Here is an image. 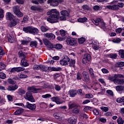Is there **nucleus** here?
<instances>
[{
	"label": "nucleus",
	"mask_w": 124,
	"mask_h": 124,
	"mask_svg": "<svg viewBox=\"0 0 124 124\" xmlns=\"http://www.w3.org/2000/svg\"><path fill=\"white\" fill-rule=\"evenodd\" d=\"M67 44L70 46H74L76 45V40L74 38H68L66 39Z\"/></svg>",
	"instance_id": "6e6552de"
},
{
	"label": "nucleus",
	"mask_w": 124,
	"mask_h": 124,
	"mask_svg": "<svg viewBox=\"0 0 124 124\" xmlns=\"http://www.w3.org/2000/svg\"><path fill=\"white\" fill-rule=\"evenodd\" d=\"M0 78L1 79H5L6 78V75L3 73H0Z\"/></svg>",
	"instance_id": "680f3d73"
},
{
	"label": "nucleus",
	"mask_w": 124,
	"mask_h": 124,
	"mask_svg": "<svg viewBox=\"0 0 124 124\" xmlns=\"http://www.w3.org/2000/svg\"><path fill=\"white\" fill-rule=\"evenodd\" d=\"M7 99L9 101H13V96H12L11 95H7Z\"/></svg>",
	"instance_id": "e2e57ef3"
},
{
	"label": "nucleus",
	"mask_w": 124,
	"mask_h": 124,
	"mask_svg": "<svg viewBox=\"0 0 124 124\" xmlns=\"http://www.w3.org/2000/svg\"><path fill=\"white\" fill-rule=\"evenodd\" d=\"M37 42L36 41H33L30 42V46L32 48H36L37 47Z\"/></svg>",
	"instance_id": "bb28decb"
},
{
	"label": "nucleus",
	"mask_w": 124,
	"mask_h": 124,
	"mask_svg": "<svg viewBox=\"0 0 124 124\" xmlns=\"http://www.w3.org/2000/svg\"><path fill=\"white\" fill-rule=\"evenodd\" d=\"M19 79H25V78H28V76L25 74L22 73L18 74V75Z\"/></svg>",
	"instance_id": "2f4dec72"
},
{
	"label": "nucleus",
	"mask_w": 124,
	"mask_h": 124,
	"mask_svg": "<svg viewBox=\"0 0 124 124\" xmlns=\"http://www.w3.org/2000/svg\"><path fill=\"white\" fill-rule=\"evenodd\" d=\"M19 57H20V58L22 59V60L24 59H26V58L27 57V53H25L19 52Z\"/></svg>",
	"instance_id": "473e14b6"
},
{
	"label": "nucleus",
	"mask_w": 124,
	"mask_h": 124,
	"mask_svg": "<svg viewBox=\"0 0 124 124\" xmlns=\"http://www.w3.org/2000/svg\"><path fill=\"white\" fill-rule=\"evenodd\" d=\"M82 8L84 9V10H90V7L88 5H83Z\"/></svg>",
	"instance_id": "052dcab7"
},
{
	"label": "nucleus",
	"mask_w": 124,
	"mask_h": 124,
	"mask_svg": "<svg viewBox=\"0 0 124 124\" xmlns=\"http://www.w3.org/2000/svg\"><path fill=\"white\" fill-rule=\"evenodd\" d=\"M24 112V109L21 108L17 109L14 113V114L15 116H18L21 115Z\"/></svg>",
	"instance_id": "4be33fe9"
},
{
	"label": "nucleus",
	"mask_w": 124,
	"mask_h": 124,
	"mask_svg": "<svg viewBox=\"0 0 124 124\" xmlns=\"http://www.w3.org/2000/svg\"><path fill=\"white\" fill-rule=\"evenodd\" d=\"M124 83V79H119L117 78L116 82L115 81V85H122Z\"/></svg>",
	"instance_id": "c9c22d12"
},
{
	"label": "nucleus",
	"mask_w": 124,
	"mask_h": 124,
	"mask_svg": "<svg viewBox=\"0 0 124 124\" xmlns=\"http://www.w3.org/2000/svg\"><path fill=\"white\" fill-rule=\"evenodd\" d=\"M16 72H21V71H24L25 68L21 67H16Z\"/></svg>",
	"instance_id": "6e6d98bb"
},
{
	"label": "nucleus",
	"mask_w": 124,
	"mask_h": 124,
	"mask_svg": "<svg viewBox=\"0 0 124 124\" xmlns=\"http://www.w3.org/2000/svg\"><path fill=\"white\" fill-rule=\"evenodd\" d=\"M78 108H75L72 110V113H75V114H78L79 112V109Z\"/></svg>",
	"instance_id": "13d9d810"
},
{
	"label": "nucleus",
	"mask_w": 124,
	"mask_h": 124,
	"mask_svg": "<svg viewBox=\"0 0 124 124\" xmlns=\"http://www.w3.org/2000/svg\"><path fill=\"white\" fill-rule=\"evenodd\" d=\"M26 106L27 108L30 110H34L36 108V105L35 104H31L29 102H26Z\"/></svg>",
	"instance_id": "f8f14e48"
},
{
	"label": "nucleus",
	"mask_w": 124,
	"mask_h": 124,
	"mask_svg": "<svg viewBox=\"0 0 124 124\" xmlns=\"http://www.w3.org/2000/svg\"><path fill=\"white\" fill-rule=\"evenodd\" d=\"M68 62H69V66L73 67L74 66V65L75 64L76 62H75V60H69Z\"/></svg>",
	"instance_id": "e433bc0d"
},
{
	"label": "nucleus",
	"mask_w": 124,
	"mask_h": 124,
	"mask_svg": "<svg viewBox=\"0 0 124 124\" xmlns=\"http://www.w3.org/2000/svg\"><path fill=\"white\" fill-rule=\"evenodd\" d=\"M43 42L44 44H45V45H46V46L50 42V41H49V40H48V39H45V38L43 39Z\"/></svg>",
	"instance_id": "69168bd1"
},
{
	"label": "nucleus",
	"mask_w": 124,
	"mask_h": 124,
	"mask_svg": "<svg viewBox=\"0 0 124 124\" xmlns=\"http://www.w3.org/2000/svg\"><path fill=\"white\" fill-rule=\"evenodd\" d=\"M77 122V116H73L68 119L69 124H75Z\"/></svg>",
	"instance_id": "1a4fd4ad"
},
{
	"label": "nucleus",
	"mask_w": 124,
	"mask_h": 124,
	"mask_svg": "<svg viewBox=\"0 0 124 124\" xmlns=\"http://www.w3.org/2000/svg\"><path fill=\"white\" fill-rule=\"evenodd\" d=\"M18 88V86L17 85H10L7 88V90L9 92H11L12 91H16Z\"/></svg>",
	"instance_id": "a211bd4d"
},
{
	"label": "nucleus",
	"mask_w": 124,
	"mask_h": 124,
	"mask_svg": "<svg viewBox=\"0 0 124 124\" xmlns=\"http://www.w3.org/2000/svg\"><path fill=\"white\" fill-rule=\"evenodd\" d=\"M0 67L2 69H5V67H6V65H5L3 62H0Z\"/></svg>",
	"instance_id": "338daca9"
},
{
	"label": "nucleus",
	"mask_w": 124,
	"mask_h": 124,
	"mask_svg": "<svg viewBox=\"0 0 124 124\" xmlns=\"http://www.w3.org/2000/svg\"><path fill=\"white\" fill-rule=\"evenodd\" d=\"M107 8L111 10H119V6L118 5L113 4L107 6Z\"/></svg>",
	"instance_id": "4468645a"
},
{
	"label": "nucleus",
	"mask_w": 124,
	"mask_h": 124,
	"mask_svg": "<svg viewBox=\"0 0 124 124\" xmlns=\"http://www.w3.org/2000/svg\"><path fill=\"white\" fill-rule=\"evenodd\" d=\"M99 27L101 29H102L103 30H105V29H106V26H105V23H104V22H103L102 20L99 24Z\"/></svg>",
	"instance_id": "c85d7f7f"
},
{
	"label": "nucleus",
	"mask_w": 124,
	"mask_h": 124,
	"mask_svg": "<svg viewBox=\"0 0 124 124\" xmlns=\"http://www.w3.org/2000/svg\"><path fill=\"white\" fill-rule=\"evenodd\" d=\"M119 55L121 59H124V50L120 49L119 50Z\"/></svg>",
	"instance_id": "4c0bfd02"
},
{
	"label": "nucleus",
	"mask_w": 124,
	"mask_h": 124,
	"mask_svg": "<svg viewBox=\"0 0 124 124\" xmlns=\"http://www.w3.org/2000/svg\"><path fill=\"white\" fill-rule=\"evenodd\" d=\"M54 88H55V90H56V91H57V92L60 91L62 89L61 88V86L57 85V84L55 85Z\"/></svg>",
	"instance_id": "5fc2aeb1"
},
{
	"label": "nucleus",
	"mask_w": 124,
	"mask_h": 124,
	"mask_svg": "<svg viewBox=\"0 0 124 124\" xmlns=\"http://www.w3.org/2000/svg\"><path fill=\"white\" fill-rule=\"evenodd\" d=\"M13 12H14V14L17 13V12L20 11V7L19 6H14L13 7Z\"/></svg>",
	"instance_id": "cd10ccee"
},
{
	"label": "nucleus",
	"mask_w": 124,
	"mask_h": 124,
	"mask_svg": "<svg viewBox=\"0 0 124 124\" xmlns=\"http://www.w3.org/2000/svg\"><path fill=\"white\" fill-rule=\"evenodd\" d=\"M7 37L8 39L9 42L10 43H14L16 41V39L14 37L13 35H10V34H8L7 35Z\"/></svg>",
	"instance_id": "ddd939ff"
},
{
	"label": "nucleus",
	"mask_w": 124,
	"mask_h": 124,
	"mask_svg": "<svg viewBox=\"0 0 124 124\" xmlns=\"http://www.w3.org/2000/svg\"><path fill=\"white\" fill-rule=\"evenodd\" d=\"M27 90L28 91H30L31 92H32V93H35V92H37V91H41V88H35V87L34 86H32V87L29 86L27 88Z\"/></svg>",
	"instance_id": "dca6fc26"
},
{
	"label": "nucleus",
	"mask_w": 124,
	"mask_h": 124,
	"mask_svg": "<svg viewBox=\"0 0 124 124\" xmlns=\"http://www.w3.org/2000/svg\"><path fill=\"white\" fill-rule=\"evenodd\" d=\"M116 101L118 103H121V102H124V96L122 97V98H118L116 99Z\"/></svg>",
	"instance_id": "8fccbe9b"
},
{
	"label": "nucleus",
	"mask_w": 124,
	"mask_h": 124,
	"mask_svg": "<svg viewBox=\"0 0 124 124\" xmlns=\"http://www.w3.org/2000/svg\"><path fill=\"white\" fill-rule=\"evenodd\" d=\"M60 32L61 34V35L62 36H65V33H66V31L63 30H61L60 31Z\"/></svg>",
	"instance_id": "0e129e2a"
},
{
	"label": "nucleus",
	"mask_w": 124,
	"mask_h": 124,
	"mask_svg": "<svg viewBox=\"0 0 124 124\" xmlns=\"http://www.w3.org/2000/svg\"><path fill=\"white\" fill-rule=\"evenodd\" d=\"M69 94L71 97H74L77 94V91L76 90H70Z\"/></svg>",
	"instance_id": "5701e85b"
},
{
	"label": "nucleus",
	"mask_w": 124,
	"mask_h": 124,
	"mask_svg": "<svg viewBox=\"0 0 124 124\" xmlns=\"http://www.w3.org/2000/svg\"><path fill=\"white\" fill-rule=\"evenodd\" d=\"M69 62V58L68 56H65L64 58L60 61V64L61 65H67Z\"/></svg>",
	"instance_id": "0eeeda50"
},
{
	"label": "nucleus",
	"mask_w": 124,
	"mask_h": 124,
	"mask_svg": "<svg viewBox=\"0 0 124 124\" xmlns=\"http://www.w3.org/2000/svg\"><path fill=\"white\" fill-rule=\"evenodd\" d=\"M40 70L43 72H47L49 70V67L44 65H40Z\"/></svg>",
	"instance_id": "6ab92c4d"
},
{
	"label": "nucleus",
	"mask_w": 124,
	"mask_h": 124,
	"mask_svg": "<svg viewBox=\"0 0 124 124\" xmlns=\"http://www.w3.org/2000/svg\"><path fill=\"white\" fill-rule=\"evenodd\" d=\"M15 17L14 16V15L12 14L10 12H7L6 14V19L8 21H11L12 20H14Z\"/></svg>",
	"instance_id": "9b49d317"
},
{
	"label": "nucleus",
	"mask_w": 124,
	"mask_h": 124,
	"mask_svg": "<svg viewBox=\"0 0 124 124\" xmlns=\"http://www.w3.org/2000/svg\"><path fill=\"white\" fill-rule=\"evenodd\" d=\"M93 95L92 94L88 93L85 95L86 98L90 99V98H93Z\"/></svg>",
	"instance_id": "774afa93"
},
{
	"label": "nucleus",
	"mask_w": 124,
	"mask_h": 124,
	"mask_svg": "<svg viewBox=\"0 0 124 124\" xmlns=\"http://www.w3.org/2000/svg\"><path fill=\"white\" fill-rule=\"evenodd\" d=\"M17 93L20 95H23L26 93V91L23 89H19L18 90Z\"/></svg>",
	"instance_id": "a19ab883"
},
{
	"label": "nucleus",
	"mask_w": 124,
	"mask_h": 124,
	"mask_svg": "<svg viewBox=\"0 0 124 124\" xmlns=\"http://www.w3.org/2000/svg\"><path fill=\"white\" fill-rule=\"evenodd\" d=\"M60 2H63V0H48V3H51L53 6H58Z\"/></svg>",
	"instance_id": "423d86ee"
},
{
	"label": "nucleus",
	"mask_w": 124,
	"mask_h": 124,
	"mask_svg": "<svg viewBox=\"0 0 124 124\" xmlns=\"http://www.w3.org/2000/svg\"><path fill=\"white\" fill-rule=\"evenodd\" d=\"M31 9L34 11H42L41 7L39 6H32L31 7Z\"/></svg>",
	"instance_id": "aec40b11"
},
{
	"label": "nucleus",
	"mask_w": 124,
	"mask_h": 124,
	"mask_svg": "<svg viewBox=\"0 0 124 124\" xmlns=\"http://www.w3.org/2000/svg\"><path fill=\"white\" fill-rule=\"evenodd\" d=\"M4 17V11L2 9H0V18Z\"/></svg>",
	"instance_id": "09e8293b"
},
{
	"label": "nucleus",
	"mask_w": 124,
	"mask_h": 124,
	"mask_svg": "<svg viewBox=\"0 0 124 124\" xmlns=\"http://www.w3.org/2000/svg\"><path fill=\"white\" fill-rule=\"evenodd\" d=\"M91 61V55L88 54H85L84 55L83 59H82V62L84 64H89L90 63V62Z\"/></svg>",
	"instance_id": "39448f33"
},
{
	"label": "nucleus",
	"mask_w": 124,
	"mask_h": 124,
	"mask_svg": "<svg viewBox=\"0 0 124 124\" xmlns=\"http://www.w3.org/2000/svg\"><path fill=\"white\" fill-rule=\"evenodd\" d=\"M78 105L75 103H69L68 104V109L70 110H72L73 108H78Z\"/></svg>",
	"instance_id": "f3484780"
},
{
	"label": "nucleus",
	"mask_w": 124,
	"mask_h": 124,
	"mask_svg": "<svg viewBox=\"0 0 124 124\" xmlns=\"http://www.w3.org/2000/svg\"><path fill=\"white\" fill-rule=\"evenodd\" d=\"M116 89L118 92H121L124 90V87L122 86H116Z\"/></svg>",
	"instance_id": "864d4df0"
},
{
	"label": "nucleus",
	"mask_w": 124,
	"mask_h": 124,
	"mask_svg": "<svg viewBox=\"0 0 124 124\" xmlns=\"http://www.w3.org/2000/svg\"><path fill=\"white\" fill-rule=\"evenodd\" d=\"M50 70L52 71H60V70H62V68L60 67H51Z\"/></svg>",
	"instance_id": "58836bf2"
},
{
	"label": "nucleus",
	"mask_w": 124,
	"mask_h": 124,
	"mask_svg": "<svg viewBox=\"0 0 124 124\" xmlns=\"http://www.w3.org/2000/svg\"><path fill=\"white\" fill-rule=\"evenodd\" d=\"M52 97V95L50 94H46L45 95H42V98H50Z\"/></svg>",
	"instance_id": "3c124183"
},
{
	"label": "nucleus",
	"mask_w": 124,
	"mask_h": 124,
	"mask_svg": "<svg viewBox=\"0 0 124 124\" xmlns=\"http://www.w3.org/2000/svg\"><path fill=\"white\" fill-rule=\"evenodd\" d=\"M44 36L48 39H51L52 40L56 38V35L52 33H46L44 34Z\"/></svg>",
	"instance_id": "9d476101"
},
{
	"label": "nucleus",
	"mask_w": 124,
	"mask_h": 124,
	"mask_svg": "<svg viewBox=\"0 0 124 124\" xmlns=\"http://www.w3.org/2000/svg\"><path fill=\"white\" fill-rule=\"evenodd\" d=\"M8 82L9 84H11L12 85H14V84H16V81H14V80L12 78L8 79Z\"/></svg>",
	"instance_id": "a18cd8bd"
},
{
	"label": "nucleus",
	"mask_w": 124,
	"mask_h": 124,
	"mask_svg": "<svg viewBox=\"0 0 124 124\" xmlns=\"http://www.w3.org/2000/svg\"><path fill=\"white\" fill-rule=\"evenodd\" d=\"M78 21L79 23H85L86 22H88V18L84 17L83 18H79Z\"/></svg>",
	"instance_id": "f704fd0d"
},
{
	"label": "nucleus",
	"mask_w": 124,
	"mask_h": 124,
	"mask_svg": "<svg viewBox=\"0 0 124 124\" xmlns=\"http://www.w3.org/2000/svg\"><path fill=\"white\" fill-rule=\"evenodd\" d=\"M10 21V22L9 24V27H10V28H12V27H15V26H16V25L17 24V21H16V19H15V18H14V19Z\"/></svg>",
	"instance_id": "412c9836"
},
{
	"label": "nucleus",
	"mask_w": 124,
	"mask_h": 124,
	"mask_svg": "<svg viewBox=\"0 0 124 124\" xmlns=\"http://www.w3.org/2000/svg\"><path fill=\"white\" fill-rule=\"evenodd\" d=\"M123 77H124V76L122 75L115 74L108 77V79L110 81H112V82H114V84H115V82H117L118 78H123Z\"/></svg>",
	"instance_id": "7ed1b4c3"
},
{
	"label": "nucleus",
	"mask_w": 124,
	"mask_h": 124,
	"mask_svg": "<svg viewBox=\"0 0 124 124\" xmlns=\"http://www.w3.org/2000/svg\"><path fill=\"white\" fill-rule=\"evenodd\" d=\"M122 41V40L119 38H115L112 40V42L114 43H120Z\"/></svg>",
	"instance_id": "de8ad7c7"
},
{
	"label": "nucleus",
	"mask_w": 124,
	"mask_h": 124,
	"mask_svg": "<svg viewBox=\"0 0 124 124\" xmlns=\"http://www.w3.org/2000/svg\"><path fill=\"white\" fill-rule=\"evenodd\" d=\"M116 66H117V67H123V66H124V62H119L118 63L116 64Z\"/></svg>",
	"instance_id": "c03bdc74"
},
{
	"label": "nucleus",
	"mask_w": 124,
	"mask_h": 124,
	"mask_svg": "<svg viewBox=\"0 0 124 124\" xmlns=\"http://www.w3.org/2000/svg\"><path fill=\"white\" fill-rule=\"evenodd\" d=\"M51 101L53 102H56L57 104H62V102H61V100H60V98L58 96L52 97L51 98Z\"/></svg>",
	"instance_id": "2eb2a0df"
},
{
	"label": "nucleus",
	"mask_w": 124,
	"mask_h": 124,
	"mask_svg": "<svg viewBox=\"0 0 124 124\" xmlns=\"http://www.w3.org/2000/svg\"><path fill=\"white\" fill-rule=\"evenodd\" d=\"M61 14L62 16H65V17H67L69 16V13L66 10H63L61 12Z\"/></svg>",
	"instance_id": "7c9ffc66"
},
{
	"label": "nucleus",
	"mask_w": 124,
	"mask_h": 124,
	"mask_svg": "<svg viewBox=\"0 0 124 124\" xmlns=\"http://www.w3.org/2000/svg\"><path fill=\"white\" fill-rule=\"evenodd\" d=\"M117 123L118 124H124V121L122 118L119 117L117 120Z\"/></svg>",
	"instance_id": "49530a36"
},
{
	"label": "nucleus",
	"mask_w": 124,
	"mask_h": 124,
	"mask_svg": "<svg viewBox=\"0 0 124 124\" xmlns=\"http://www.w3.org/2000/svg\"><path fill=\"white\" fill-rule=\"evenodd\" d=\"M18 18H21L22 17H23L24 14H23V13H22L21 12V11H19L17 12H16V13L15 14Z\"/></svg>",
	"instance_id": "79ce46f5"
},
{
	"label": "nucleus",
	"mask_w": 124,
	"mask_h": 124,
	"mask_svg": "<svg viewBox=\"0 0 124 124\" xmlns=\"http://www.w3.org/2000/svg\"><path fill=\"white\" fill-rule=\"evenodd\" d=\"M23 31L25 32L29 33H31V34H33V35H35L36 34H38L39 33V30L33 27H27L23 28Z\"/></svg>",
	"instance_id": "f03ea898"
},
{
	"label": "nucleus",
	"mask_w": 124,
	"mask_h": 124,
	"mask_svg": "<svg viewBox=\"0 0 124 124\" xmlns=\"http://www.w3.org/2000/svg\"><path fill=\"white\" fill-rule=\"evenodd\" d=\"M88 70L91 77H92L93 79H94L95 76H94V71H93V68H90L89 69H88Z\"/></svg>",
	"instance_id": "393cba45"
},
{
	"label": "nucleus",
	"mask_w": 124,
	"mask_h": 124,
	"mask_svg": "<svg viewBox=\"0 0 124 124\" xmlns=\"http://www.w3.org/2000/svg\"><path fill=\"white\" fill-rule=\"evenodd\" d=\"M24 98L25 99H26V100H29V101H31V102H35V100H34V98L32 96V94H31V92H28L26 93L25 96H24Z\"/></svg>",
	"instance_id": "20e7f679"
},
{
	"label": "nucleus",
	"mask_w": 124,
	"mask_h": 124,
	"mask_svg": "<svg viewBox=\"0 0 124 124\" xmlns=\"http://www.w3.org/2000/svg\"><path fill=\"white\" fill-rule=\"evenodd\" d=\"M92 22L96 26H98V25H99L100 23L101 22V18H98L95 20L93 19Z\"/></svg>",
	"instance_id": "b1692460"
},
{
	"label": "nucleus",
	"mask_w": 124,
	"mask_h": 124,
	"mask_svg": "<svg viewBox=\"0 0 124 124\" xmlns=\"http://www.w3.org/2000/svg\"><path fill=\"white\" fill-rule=\"evenodd\" d=\"M77 80H81L82 79V75L81 73L78 72L77 74Z\"/></svg>",
	"instance_id": "bf43d9fd"
},
{
	"label": "nucleus",
	"mask_w": 124,
	"mask_h": 124,
	"mask_svg": "<svg viewBox=\"0 0 124 124\" xmlns=\"http://www.w3.org/2000/svg\"><path fill=\"white\" fill-rule=\"evenodd\" d=\"M47 15H49V17L47 18V21L49 23H57L59 22L60 18V12L57 11V9H51L47 13Z\"/></svg>",
	"instance_id": "f257e3e1"
},
{
	"label": "nucleus",
	"mask_w": 124,
	"mask_h": 124,
	"mask_svg": "<svg viewBox=\"0 0 124 124\" xmlns=\"http://www.w3.org/2000/svg\"><path fill=\"white\" fill-rule=\"evenodd\" d=\"M78 43L79 44H83L85 41H86V38L85 37H81L78 39Z\"/></svg>",
	"instance_id": "ea45409f"
},
{
	"label": "nucleus",
	"mask_w": 124,
	"mask_h": 124,
	"mask_svg": "<svg viewBox=\"0 0 124 124\" xmlns=\"http://www.w3.org/2000/svg\"><path fill=\"white\" fill-rule=\"evenodd\" d=\"M34 70H40V65H34L33 67Z\"/></svg>",
	"instance_id": "4d7b16f0"
},
{
	"label": "nucleus",
	"mask_w": 124,
	"mask_h": 124,
	"mask_svg": "<svg viewBox=\"0 0 124 124\" xmlns=\"http://www.w3.org/2000/svg\"><path fill=\"white\" fill-rule=\"evenodd\" d=\"M41 31L42 32H46L47 31H49V28L44 26H42L40 28Z\"/></svg>",
	"instance_id": "72a5a7b5"
},
{
	"label": "nucleus",
	"mask_w": 124,
	"mask_h": 124,
	"mask_svg": "<svg viewBox=\"0 0 124 124\" xmlns=\"http://www.w3.org/2000/svg\"><path fill=\"white\" fill-rule=\"evenodd\" d=\"M54 47H55V49H62V44H58L55 45L54 46Z\"/></svg>",
	"instance_id": "603ef678"
},
{
	"label": "nucleus",
	"mask_w": 124,
	"mask_h": 124,
	"mask_svg": "<svg viewBox=\"0 0 124 124\" xmlns=\"http://www.w3.org/2000/svg\"><path fill=\"white\" fill-rule=\"evenodd\" d=\"M30 43V40H22L21 41V43L22 44V45H28L29 43Z\"/></svg>",
	"instance_id": "37998d69"
},
{
	"label": "nucleus",
	"mask_w": 124,
	"mask_h": 124,
	"mask_svg": "<svg viewBox=\"0 0 124 124\" xmlns=\"http://www.w3.org/2000/svg\"><path fill=\"white\" fill-rule=\"evenodd\" d=\"M21 65L25 67L28 66L29 64L27 60L25 59H22L21 61Z\"/></svg>",
	"instance_id": "a878e982"
},
{
	"label": "nucleus",
	"mask_w": 124,
	"mask_h": 124,
	"mask_svg": "<svg viewBox=\"0 0 124 124\" xmlns=\"http://www.w3.org/2000/svg\"><path fill=\"white\" fill-rule=\"evenodd\" d=\"M108 58H110V59H114V60L117 59V57H118V55H117L116 53H111L109 54L108 55Z\"/></svg>",
	"instance_id": "c756f323"
}]
</instances>
